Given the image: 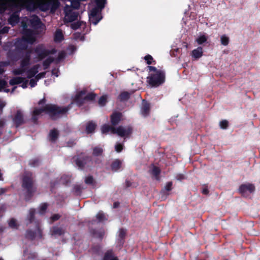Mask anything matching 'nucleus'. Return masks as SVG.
Returning <instances> with one entry per match:
<instances>
[{
	"label": "nucleus",
	"instance_id": "obj_1",
	"mask_svg": "<svg viewBox=\"0 0 260 260\" xmlns=\"http://www.w3.org/2000/svg\"><path fill=\"white\" fill-rule=\"evenodd\" d=\"M55 52L54 49H48L45 48L43 45L39 46L35 51L27 52L23 55L21 57L20 68L14 70L13 73L15 75H22L25 73L27 78H31L38 73L40 66L36 65L26 71V66L29 64L30 58L37 56L38 59H41L46 56H48L44 62V68H47L49 63L54 60Z\"/></svg>",
	"mask_w": 260,
	"mask_h": 260
},
{
	"label": "nucleus",
	"instance_id": "obj_2",
	"mask_svg": "<svg viewBox=\"0 0 260 260\" xmlns=\"http://www.w3.org/2000/svg\"><path fill=\"white\" fill-rule=\"evenodd\" d=\"M30 25L32 28L36 29L41 26L42 24L39 18L36 16H32L29 20L27 19V22L23 20L22 21V27L24 29V35L22 39L18 41L17 45H20L21 49H25L28 47V44H32L36 40V34L32 30L27 29V24Z\"/></svg>",
	"mask_w": 260,
	"mask_h": 260
},
{
	"label": "nucleus",
	"instance_id": "obj_3",
	"mask_svg": "<svg viewBox=\"0 0 260 260\" xmlns=\"http://www.w3.org/2000/svg\"><path fill=\"white\" fill-rule=\"evenodd\" d=\"M24 1H0V13L10 11L13 13L9 19V24L12 26L16 24L19 21V12L23 8H25Z\"/></svg>",
	"mask_w": 260,
	"mask_h": 260
},
{
	"label": "nucleus",
	"instance_id": "obj_4",
	"mask_svg": "<svg viewBox=\"0 0 260 260\" xmlns=\"http://www.w3.org/2000/svg\"><path fill=\"white\" fill-rule=\"evenodd\" d=\"M68 110L67 108H59L51 104H45V100L43 99L39 103V108H36L32 113V119L36 120L38 117L46 113L51 117L55 116L59 113L66 112Z\"/></svg>",
	"mask_w": 260,
	"mask_h": 260
},
{
	"label": "nucleus",
	"instance_id": "obj_5",
	"mask_svg": "<svg viewBox=\"0 0 260 260\" xmlns=\"http://www.w3.org/2000/svg\"><path fill=\"white\" fill-rule=\"evenodd\" d=\"M106 1H91L89 4V20L96 25L102 19L101 12L105 6Z\"/></svg>",
	"mask_w": 260,
	"mask_h": 260
},
{
	"label": "nucleus",
	"instance_id": "obj_6",
	"mask_svg": "<svg viewBox=\"0 0 260 260\" xmlns=\"http://www.w3.org/2000/svg\"><path fill=\"white\" fill-rule=\"evenodd\" d=\"M149 76L147 77V81L151 86H158L165 81V74L160 70H157L155 67L148 66Z\"/></svg>",
	"mask_w": 260,
	"mask_h": 260
},
{
	"label": "nucleus",
	"instance_id": "obj_7",
	"mask_svg": "<svg viewBox=\"0 0 260 260\" xmlns=\"http://www.w3.org/2000/svg\"><path fill=\"white\" fill-rule=\"evenodd\" d=\"M64 8V20L67 22H72L77 19L78 13L77 10L80 7V1H68Z\"/></svg>",
	"mask_w": 260,
	"mask_h": 260
},
{
	"label": "nucleus",
	"instance_id": "obj_8",
	"mask_svg": "<svg viewBox=\"0 0 260 260\" xmlns=\"http://www.w3.org/2000/svg\"><path fill=\"white\" fill-rule=\"evenodd\" d=\"M25 8L29 11L39 8L42 11H45L50 9V2H41L38 1H24Z\"/></svg>",
	"mask_w": 260,
	"mask_h": 260
},
{
	"label": "nucleus",
	"instance_id": "obj_9",
	"mask_svg": "<svg viewBox=\"0 0 260 260\" xmlns=\"http://www.w3.org/2000/svg\"><path fill=\"white\" fill-rule=\"evenodd\" d=\"M94 98V94L91 93L88 95H86L84 90H81L77 92L76 95L73 98V102L78 106H80L83 103V101L86 99L92 100Z\"/></svg>",
	"mask_w": 260,
	"mask_h": 260
},
{
	"label": "nucleus",
	"instance_id": "obj_10",
	"mask_svg": "<svg viewBox=\"0 0 260 260\" xmlns=\"http://www.w3.org/2000/svg\"><path fill=\"white\" fill-rule=\"evenodd\" d=\"M239 192L243 196H247L254 190V186L251 184H245L241 185L239 189Z\"/></svg>",
	"mask_w": 260,
	"mask_h": 260
},
{
	"label": "nucleus",
	"instance_id": "obj_11",
	"mask_svg": "<svg viewBox=\"0 0 260 260\" xmlns=\"http://www.w3.org/2000/svg\"><path fill=\"white\" fill-rule=\"evenodd\" d=\"M9 83L11 85L22 83L21 87L23 88H25L27 87L28 80L25 78L16 77L11 79Z\"/></svg>",
	"mask_w": 260,
	"mask_h": 260
},
{
	"label": "nucleus",
	"instance_id": "obj_12",
	"mask_svg": "<svg viewBox=\"0 0 260 260\" xmlns=\"http://www.w3.org/2000/svg\"><path fill=\"white\" fill-rule=\"evenodd\" d=\"M132 133V129L130 127H122L119 126L117 129H115V134L121 137H126L128 136Z\"/></svg>",
	"mask_w": 260,
	"mask_h": 260
},
{
	"label": "nucleus",
	"instance_id": "obj_13",
	"mask_svg": "<svg viewBox=\"0 0 260 260\" xmlns=\"http://www.w3.org/2000/svg\"><path fill=\"white\" fill-rule=\"evenodd\" d=\"M26 236L32 239H39L42 237V234L40 229L36 228L34 231H29L26 234Z\"/></svg>",
	"mask_w": 260,
	"mask_h": 260
},
{
	"label": "nucleus",
	"instance_id": "obj_14",
	"mask_svg": "<svg viewBox=\"0 0 260 260\" xmlns=\"http://www.w3.org/2000/svg\"><path fill=\"white\" fill-rule=\"evenodd\" d=\"M203 48L201 47H198L197 48L193 50L191 53V56L194 59H198L203 56Z\"/></svg>",
	"mask_w": 260,
	"mask_h": 260
},
{
	"label": "nucleus",
	"instance_id": "obj_15",
	"mask_svg": "<svg viewBox=\"0 0 260 260\" xmlns=\"http://www.w3.org/2000/svg\"><path fill=\"white\" fill-rule=\"evenodd\" d=\"M23 187L29 190L32 185V180L29 176H26L23 180Z\"/></svg>",
	"mask_w": 260,
	"mask_h": 260
},
{
	"label": "nucleus",
	"instance_id": "obj_16",
	"mask_svg": "<svg viewBox=\"0 0 260 260\" xmlns=\"http://www.w3.org/2000/svg\"><path fill=\"white\" fill-rule=\"evenodd\" d=\"M45 74V73L44 72L40 73L37 75L34 78L31 79L29 82V85L31 87H34L37 84V81L43 78Z\"/></svg>",
	"mask_w": 260,
	"mask_h": 260
},
{
	"label": "nucleus",
	"instance_id": "obj_17",
	"mask_svg": "<svg viewBox=\"0 0 260 260\" xmlns=\"http://www.w3.org/2000/svg\"><path fill=\"white\" fill-rule=\"evenodd\" d=\"M101 131L103 134H107L109 132L115 134V128L111 127L108 124H105L102 127Z\"/></svg>",
	"mask_w": 260,
	"mask_h": 260
},
{
	"label": "nucleus",
	"instance_id": "obj_18",
	"mask_svg": "<svg viewBox=\"0 0 260 260\" xmlns=\"http://www.w3.org/2000/svg\"><path fill=\"white\" fill-rule=\"evenodd\" d=\"M41 2H50V9L51 12H54L59 6V1H40Z\"/></svg>",
	"mask_w": 260,
	"mask_h": 260
},
{
	"label": "nucleus",
	"instance_id": "obj_19",
	"mask_svg": "<svg viewBox=\"0 0 260 260\" xmlns=\"http://www.w3.org/2000/svg\"><path fill=\"white\" fill-rule=\"evenodd\" d=\"M14 122L16 124L19 125L23 122V114L20 111H18L14 118Z\"/></svg>",
	"mask_w": 260,
	"mask_h": 260
},
{
	"label": "nucleus",
	"instance_id": "obj_20",
	"mask_svg": "<svg viewBox=\"0 0 260 260\" xmlns=\"http://www.w3.org/2000/svg\"><path fill=\"white\" fill-rule=\"evenodd\" d=\"M121 114L115 113L111 115V122L113 125H115L120 121L121 118Z\"/></svg>",
	"mask_w": 260,
	"mask_h": 260
},
{
	"label": "nucleus",
	"instance_id": "obj_21",
	"mask_svg": "<svg viewBox=\"0 0 260 260\" xmlns=\"http://www.w3.org/2000/svg\"><path fill=\"white\" fill-rule=\"evenodd\" d=\"M58 136V131L56 129H53L51 131L49 134V139L50 141L54 142L55 141V140L57 139Z\"/></svg>",
	"mask_w": 260,
	"mask_h": 260
},
{
	"label": "nucleus",
	"instance_id": "obj_22",
	"mask_svg": "<svg viewBox=\"0 0 260 260\" xmlns=\"http://www.w3.org/2000/svg\"><path fill=\"white\" fill-rule=\"evenodd\" d=\"M95 127L96 125L94 123L92 122L88 123L86 127V133L88 134L92 133L94 131Z\"/></svg>",
	"mask_w": 260,
	"mask_h": 260
},
{
	"label": "nucleus",
	"instance_id": "obj_23",
	"mask_svg": "<svg viewBox=\"0 0 260 260\" xmlns=\"http://www.w3.org/2000/svg\"><path fill=\"white\" fill-rule=\"evenodd\" d=\"M63 39V35L61 31L57 29L54 35V40L55 42H60Z\"/></svg>",
	"mask_w": 260,
	"mask_h": 260
},
{
	"label": "nucleus",
	"instance_id": "obj_24",
	"mask_svg": "<svg viewBox=\"0 0 260 260\" xmlns=\"http://www.w3.org/2000/svg\"><path fill=\"white\" fill-rule=\"evenodd\" d=\"M121 161L118 160H116L112 163L111 168L114 171H117L121 168Z\"/></svg>",
	"mask_w": 260,
	"mask_h": 260
},
{
	"label": "nucleus",
	"instance_id": "obj_25",
	"mask_svg": "<svg viewBox=\"0 0 260 260\" xmlns=\"http://www.w3.org/2000/svg\"><path fill=\"white\" fill-rule=\"evenodd\" d=\"M8 224L9 226L12 229H17L19 225L18 221L14 218L11 219L9 221Z\"/></svg>",
	"mask_w": 260,
	"mask_h": 260
},
{
	"label": "nucleus",
	"instance_id": "obj_26",
	"mask_svg": "<svg viewBox=\"0 0 260 260\" xmlns=\"http://www.w3.org/2000/svg\"><path fill=\"white\" fill-rule=\"evenodd\" d=\"M207 40V38L205 35H201L196 39V41L199 45H201L205 42Z\"/></svg>",
	"mask_w": 260,
	"mask_h": 260
},
{
	"label": "nucleus",
	"instance_id": "obj_27",
	"mask_svg": "<svg viewBox=\"0 0 260 260\" xmlns=\"http://www.w3.org/2000/svg\"><path fill=\"white\" fill-rule=\"evenodd\" d=\"M220 41L222 45L227 46L229 43V38L225 35H222L220 37Z\"/></svg>",
	"mask_w": 260,
	"mask_h": 260
},
{
	"label": "nucleus",
	"instance_id": "obj_28",
	"mask_svg": "<svg viewBox=\"0 0 260 260\" xmlns=\"http://www.w3.org/2000/svg\"><path fill=\"white\" fill-rule=\"evenodd\" d=\"M104 260H117V258L113 255L111 251H108L105 255Z\"/></svg>",
	"mask_w": 260,
	"mask_h": 260
},
{
	"label": "nucleus",
	"instance_id": "obj_29",
	"mask_svg": "<svg viewBox=\"0 0 260 260\" xmlns=\"http://www.w3.org/2000/svg\"><path fill=\"white\" fill-rule=\"evenodd\" d=\"M89 160V159L86 158L84 159L83 160H81L80 159H77L76 160V164L79 167H83L85 164H86L87 161Z\"/></svg>",
	"mask_w": 260,
	"mask_h": 260
},
{
	"label": "nucleus",
	"instance_id": "obj_30",
	"mask_svg": "<svg viewBox=\"0 0 260 260\" xmlns=\"http://www.w3.org/2000/svg\"><path fill=\"white\" fill-rule=\"evenodd\" d=\"M149 107L148 105H144L141 110V113L144 116H147L149 112Z\"/></svg>",
	"mask_w": 260,
	"mask_h": 260
},
{
	"label": "nucleus",
	"instance_id": "obj_31",
	"mask_svg": "<svg viewBox=\"0 0 260 260\" xmlns=\"http://www.w3.org/2000/svg\"><path fill=\"white\" fill-rule=\"evenodd\" d=\"M107 101V97L106 95H103L102 97L100 98V99L99 100V104L101 106H104Z\"/></svg>",
	"mask_w": 260,
	"mask_h": 260
},
{
	"label": "nucleus",
	"instance_id": "obj_32",
	"mask_svg": "<svg viewBox=\"0 0 260 260\" xmlns=\"http://www.w3.org/2000/svg\"><path fill=\"white\" fill-rule=\"evenodd\" d=\"M150 171L151 172V173L155 176V177H157V175L159 173V169L158 168L154 166H152L150 169Z\"/></svg>",
	"mask_w": 260,
	"mask_h": 260
},
{
	"label": "nucleus",
	"instance_id": "obj_33",
	"mask_svg": "<svg viewBox=\"0 0 260 260\" xmlns=\"http://www.w3.org/2000/svg\"><path fill=\"white\" fill-rule=\"evenodd\" d=\"M6 84V81L3 80H0V91H2L3 89H4V90L6 92H8L9 91V89H5Z\"/></svg>",
	"mask_w": 260,
	"mask_h": 260
},
{
	"label": "nucleus",
	"instance_id": "obj_34",
	"mask_svg": "<svg viewBox=\"0 0 260 260\" xmlns=\"http://www.w3.org/2000/svg\"><path fill=\"white\" fill-rule=\"evenodd\" d=\"M96 218L100 221H103V220L106 219L105 215L101 212H99L97 214Z\"/></svg>",
	"mask_w": 260,
	"mask_h": 260
},
{
	"label": "nucleus",
	"instance_id": "obj_35",
	"mask_svg": "<svg viewBox=\"0 0 260 260\" xmlns=\"http://www.w3.org/2000/svg\"><path fill=\"white\" fill-rule=\"evenodd\" d=\"M129 97V94L128 92H124L121 93L119 95V99L121 101H124L127 100Z\"/></svg>",
	"mask_w": 260,
	"mask_h": 260
},
{
	"label": "nucleus",
	"instance_id": "obj_36",
	"mask_svg": "<svg viewBox=\"0 0 260 260\" xmlns=\"http://www.w3.org/2000/svg\"><path fill=\"white\" fill-rule=\"evenodd\" d=\"M47 208V205L46 204H42L40 205V211H39V213L40 214H43L45 210H46Z\"/></svg>",
	"mask_w": 260,
	"mask_h": 260
},
{
	"label": "nucleus",
	"instance_id": "obj_37",
	"mask_svg": "<svg viewBox=\"0 0 260 260\" xmlns=\"http://www.w3.org/2000/svg\"><path fill=\"white\" fill-rule=\"evenodd\" d=\"M103 149L101 147H95L93 149V154L95 155H99L102 153Z\"/></svg>",
	"mask_w": 260,
	"mask_h": 260
},
{
	"label": "nucleus",
	"instance_id": "obj_38",
	"mask_svg": "<svg viewBox=\"0 0 260 260\" xmlns=\"http://www.w3.org/2000/svg\"><path fill=\"white\" fill-rule=\"evenodd\" d=\"M219 125L221 128L225 129L228 127V122L225 120H222L220 122Z\"/></svg>",
	"mask_w": 260,
	"mask_h": 260
},
{
	"label": "nucleus",
	"instance_id": "obj_39",
	"mask_svg": "<svg viewBox=\"0 0 260 260\" xmlns=\"http://www.w3.org/2000/svg\"><path fill=\"white\" fill-rule=\"evenodd\" d=\"M144 58L148 64H151L153 60L152 56L150 55H146Z\"/></svg>",
	"mask_w": 260,
	"mask_h": 260
},
{
	"label": "nucleus",
	"instance_id": "obj_40",
	"mask_svg": "<svg viewBox=\"0 0 260 260\" xmlns=\"http://www.w3.org/2000/svg\"><path fill=\"white\" fill-rule=\"evenodd\" d=\"M80 26H81V23L79 22L73 23L71 24V27L74 29H77Z\"/></svg>",
	"mask_w": 260,
	"mask_h": 260
},
{
	"label": "nucleus",
	"instance_id": "obj_41",
	"mask_svg": "<svg viewBox=\"0 0 260 260\" xmlns=\"http://www.w3.org/2000/svg\"><path fill=\"white\" fill-rule=\"evenodd\" d=\"M115 150L117 152H120L122 150L123 147H122V145L121 144H117L115 145Z\"/></svg>",
	"mask_w": 260,
	"mask_h": 260
},
{
	"label": "nucleus",
	"instance_id": "obj_42",
	"mask_svg": "<svg viewBox=\"0 0 260 260\" xmlns=\"http://www.w3.org/2000/svg\"><path fill=\"white\" fill-rule=\"evenodd\" d=\"M93 181V178L92 177H87L85 179V182L87 184H92Z\"/></svg>",
	"mask_w": 260,
	"mask_h": 260
},
{
	"label": "nucleus",
	"instance_id": "obj_43",
	"mask_svg": "<svg viewBox=\"0 0 260 260\" xmlns=\"http://www.w3.org/2000/svg\"><path fill=\"white\" fill-rule=\"evenodd\" d=\"M172 185V183L171 182H168L165 186V189L167 191H170L171 189Z\"/></svg>",
	"mask_w": 260,
	"mask_h": 260
},
{
	"label": "nucleus",
	"instance_id": "obj_44",
	"mask_svg": "<svg viewBox=\"0 0 260 260\" xmlns=\"http://www.w3.org/2000/svg\"><path fill=\"white\" fill-rule=\"evenodd\" d=\"M125 234V232L124 230H120L119 231V236L120 238H122Z\"/></svg>",
	"mask_w": 260,
	"mask_h": 260
},
{
	"label": "nucleus",
	"instance_id": "obj_45",
	"mask_svg": "<svg viewBox=\"0 0 260 260\" xmlns=\"http://www.w3.org/2000/svg\"><path fill=\"white\" fill-rule=\"evenodd\" d=\"M8 30H9V27H4L1 30H0V33H1V34L6 33L8 31Z\"/></svg>",
	"mask_w": 260,
	"mask_h": 260
},
{
	"label": "nucleus",
	"instance_id": "obj_46",
	"mask_svg": "<svg viewBox=\"0 0 260 260\" xmlns=\"http://www.w3.org/2000/svg\"><path fill=\"white\" fill-rule=\"evenodd\" d=\"M65 55V53L63 52L58 53V59L62 58Z\"/></svg>",
	"mask_w": 260,
	"mask_h": 260
},
{
	"label": "nucleus",
	"instance_id": "obj_47",
	"mask_svg": "<svg viewBox=\"0 0 260 260\" xmlns=\"http://www.w3.org/2000/svg\"><path fill=\"white\" fill-rule=\"evenodd\" d=\"M6 103L3 101L0 100V109L3 108L5 107Z\"/></svg>",
	"mask_w": 260,
	"mask_h": 260
},
{
	"label": "nucleus",
	"instance_id": "obj_48",
	"mask_svg": "<svg viewBox=\"0 0 260 260\" xmlns=\"http://www.w3.org/2000/svg\"><path fill=\"white\" fill-rule=\"evenodd\" d=\"M53 233L55 234H61V233L60 230H59L58 229H54V230L53 231Z\"/></svg>",
	"mask_w": 260,
	"mask_h": 260
},
{
	"label": "nucleus",
	"instance_id": "obj_49",
	"mask_svg": "<svg viewBox=\"0 0 260 260\" xmlns=\"http://www.w3.org/2000/svg\"><path fill=\"white\" fill-rule=\"evenodd\" d=\"M59 218V216L58 215H54L52 217V220L54 221L58 219Z\"/></svg>",
	"mask_w": 260,
	"mask_h": 260
},
{
	"label": "nucleus",
	"instance_id": "obj_50",
	"mask_svg": "<svg viewBox=\"0 0 260 260\" xmlns=\"http://www.w3.org/2000/svg\"><path fill=\"white\" fill-rule=\"evenodd\" d=\"M5 122L3 119H0V129L4 125Z\"/></svg>",
	"mask_w": 260,
	"mask_h": 260
},
{
	"label": "nucleus",
	"instance_id": "obj_51",
	"mask_svg": "<svg viewBox=\"0 0 260 260\" xmlns=\"http://www.w3.org/2000/svg\"><path fill=\"white\" fill-rule=\"evenodd\" d=\"M202 192H203V193L204 194H207V193H208V190H207V189H203V190Z\"/></svg>",
	"mask_w": 260,
	"mask_h": 260
},
{
	"label": "nucleus",
	"instance_id": "obj_52",
	"mask_svg": "<svg viewBox=\"0 0 260 260\" xmlns=\"http://www.w3.org/2000/svg\"><path fill=\"white\" fill-rule=\"evenodd\" d=\"M4 72V69L2 68L1 65H0V74H2Z\"/></svg>",
	"mask_w": 260,
	"mask_h": 260
},
{
	"label": "nucleus",
	"instance_id": "obj_53",
	"mask_svg": "<svg viewBox=\"0 0 260 260\" xmlns=\"http://www.w3.org/2000/svg\"><path fill=\"white\" fill-rule=\"evenodd\" d=\"M56 71H52V74L55 75L56 77H58V74L57 73H55Z\"/></svg>",
	"mask_w": 260,
	"mask_h": 260
},
{
	"label": "nucleus",
	"instance_id": "obj_54",
	"mask_svg": "<svg viewBox=\"0 0 260 260\" xmlns=\"http://www.w3.org/2000/svg\"><path fill=\"white\" fill-rule=\"evenodd\" d=\"M15 88H16V87L13 88V90H12V92H13V91H14V89H15Z\"/></svg>",
	"mask_w": 260,
	"mask_h": 260
},
{
	"label": "nucleus",
	"instance_id": "obj_55",
	"mask_svg": "<svg viewBox=\"0 0 260 260\" xmlns=\"http://www.w3.org/2000/svg\"><path fill=\"white\" fill-rule=\"evenodd\" d=\"M0 260H3L2 258H0Z\"/></svg>",
	"mask_w": 260,
	"mask_h": 260
}]
</instances>
